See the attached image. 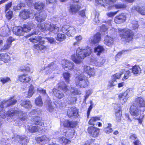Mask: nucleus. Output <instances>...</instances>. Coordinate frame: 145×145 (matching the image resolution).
<instances>
[{
  "label": "nucleus",
  "instance_id": "obj_35",
  "mask_svg": "<svg viewBox=\"0 0 145 145\" xmlns=\"http://www.w3.org/2000/svg\"><path fill=\"white\" fill-rule=\"evenodd\" d=\"M27 129L29 132L33 133L38 132L39 128L37 125L33 126L31 125L27 127Z\"/></svg>",
  "mask_w": 145,
  "mask_h": 145
},
{
  "label": "nucleus",
  "instance_id": "obj_50",
  "mask_svg": "<svg viewBox=\"0 0 145 145\" xmlns=\"http://www.w3.org/2000/svg\"><path fill=\"white\" fill-rule=\"evenodd\" d=\"M71 89L73 90V91L71 92V93L72 94L76 95H79L81 94L80 91L78 89L72 88H71Z\"/></svg>",
  "mask_w": 145,
  "mask_h": 145
},
{
  "label": "nucleus",
  "instance_id": "obj_16",
  "mask_svg": "<svg viewBox=\"0 0 145 145\" xmlns=\"http://www.w3.org/2000/svg\"><path fill=\"white\" fill-rule=\"evenodd\" d=\"M20 105L26 109H30L32 107L31 101L29 99H22L20 101Z\"/></svg>",
  "mask_w": 145,
  "mask_h": 145
},
{
  "label": "nucleus",
  "instance_id": "obj_2",
  "mask_svg": "<svg viewBox=\"0 0 145 145\" xmlns=\"http://www.w3.org/2000/svg\"><path fill=\"white\" fill-rule=\"evenodd\" d=\"M91 52L85 49L78 47L76 50V54H74L71 56L72 61L76 64L83 63V60L90 55Z\"/></svg>",
  "mask_w": 145,
  "mask_h": 145
},
{
  "label": "nucleus",
  "instance_id": "obj_4",
  "mask_svg": "<svg viewBox=\"0 0 145 145\" xmlns=\"http://www.w3.org/2000/svg\"><path fill=\"white\" fill-rule=\"evenodd\" d=\"M105 3H104L103 0H97V3L105 8L110 10L111 9L112 7H115L116 9L125 8L126 7V5L123 3L114 4L116 2V0H104Z\"/></svg>",
  "mask_w": 145,
  "mask_h": 145
},
{
  "label": "nucleus",
  "instance_id": "obj_39",
  "mask_svg": "<svg viewBox=\"0 0 145 145\" xmlns=\"http://www.w3.org/2000/svg\"><path fill=\"white\" fill-rule=\"evenodd\" d=\"M18 71L21 72H25L27 73L30 72H31L30 67L26 65H22L18 69Z\"/></svg>",
  "mask_w": 145,
  "mask_h": 145
},
{
  "label": "nucleus",
  "instance_id": "obj_31",
  "mask_svg": "<svg viewBox=\"0 0 145 145\" xmlns=\"http://www.w3.org/2000/svg\"><path fill=\"white\" fill-rule=\"evenodd\" d=\"M105 43L108 46H111L114 43V39L111 37L107 36L105 39Z\"/></svg>",
  "mask_w": 145,
  "mask_h": 145
},
{
  "label": "nucleus",
  "instance_id": "obj_58",
  "mask_svg": "<svg viewBox=\"0 0 145 145\" xmlns=\"http://www.w3.org/2000/svg\"><path fill=\"white\" fill-rule=\"evenodd\" d=\"M85 9H83L80 11H79V14L82 17H84L86 16L85 13Z\"/></svg>",
  "mask_w": 145,
  "mask_h": 145
},
{
  "label": "nucleus",
  "instance_id": "obj_23",
  "mask_svg": "<svg viewBox=\"0 0 145 145\" xmlns=\"http://www.w3.org/2000/svg\"><path fill=\"white\" fill-rule=\"evenodd\" d=\"M23 31L24 33L29 31L31 29L34 27V24L32 22H28L26 24H24L22 26H21Z\"/></svg>",
  "mask_w": 145,
  "mask_h": 145
},
{
  "label": "nucleus",
  "instance_id": "obj_48",
  "mask_svg": "<svg viewBox=\"0 0 145 145\" xmlns=\"http://www.w3.org/2000/svg\"><path fill=\"white\" fill-rule=\"evenodd\" d=\"M115 115L116 118L119 120H121V118L122 117V110L121 108L116 112Z\"/></svg>",
  "mask_w": 145,
  "mask_h": 145
},
{
  "label": "nucleus",
  "instance_id": "obj_13",
  "mask_svg": "<svg viewBox=\"0 0 145 145\" xmlns=\"http://www.w3.org/2000/svg\"><path fill=\"white\" fill-rule=\"evenodd\" d=\"M126 18V16L124 13H121L115 17L114 22L116 24H120L125 22Z\"/></svg>",
  "mask_w": 145,
  "mask_h": 145
},
{
  "label": "nucleus",
  "instance_id": "obj_63",
  "mask_svg": "<svg viewBox=\"0 0 145 145\" xmlns=\"http://www.w3.org/2000/svg\"><path fill=\"white\" fill-rule=\"evenodd\" d=\"M113 131L112 129V128H108L107 129H105V132L107 134H109Z\"/></svg>",
  "mask_w": 145,
  "mask_h": 145
},
{
  "label": "nucleus",
  "instance_id": "obj_38",
  "mask_svg": "<svg viewBox=\"0 0 145 145\" xmlns=\"http://www.w3.org/2000/svg\"><path fill=\"white\" fill-rule=\"evenodd\" d=\"M59 140L61 144L65 145L69 144L71 142L70 140L67 139L64 137H59Z\"/></svg>",
  "mask_w": 145,
  "mask_h": 145
},
{
  "label": "nucleus",
  "instance_id": "obj_15",
  "mask_svg": "<svg viewBox=\"0 0 145 145\" xmlns=\"http://www.w3.org/2000/svg\"><path fill=\"white\" fill-rule=\"evenodd\" d=\"M101 39V35L99 32H97L94 34L92 38H90L89 40L92 44H95L98 43Z\"/></svg>",
  "mask_w": 145,
  "mask_h": 145
},
{
  "label": "nucleus",
  "instance_id": "obj_3",
  "mask_svg": "<svg viewBox=\"0 0 145 145\" xmlns=\"http://www.w3.org/2000/svg\"><path fill=\"white\" fill-rule=\"evenodd\" d=\"M59 27L57 26L56 24L46 23H39L37 24L34 34H38L39 33L47 31L56 33L59 31Z\"/></svg>",
  "mask_w": 145,
  "mask_h": 145
},
{
  "label": "nucleus",
  "instance_id": "obj_51",
  "mask_svg": "<svg viewBox=\"0 0 145 145\" xmlns=\"http://www.w3.org/2000/svg\"><path fill=\"white\" fill-rule=\"evenodd\" d=\"M12 1H10L5 5V12H6L12 7Z\"/></svg>",
  "mask_w": 145,
  "mask_h": 145
},
{
  "label": "nucleus",
  "instance_id": "obj_62",
  "mask_svg": "<svg viewBox=\"0 0 145 145\" xmlns=\"http://www.w3.org/2000/svg\"><path fill=\"white\" fill-rule=\"evenodd\" d=\"M125 118L127 119V120L129 122H131L132 121V120L130 118L129 114L125 113Z\"/></svg>",
  "mask_w": 145,
  "mask_h": 145
},
{
  "label": "nucleus",
  "instance_id": "obj_34",
  "mask_svg": "<svg viewBox=\"0 0 145 145\" xmlns=\"http://www.w3.org/2000/svg\"><path fill=\"white\" fill-rule=\"evenodd\" d=\"M135 10L142 15H145V6H137L135 7Z\"/></svg>",
  "mask_w": 145,
  "mask_h": 145
},
{
  "label": "nucleus",
  "instance_id": "obj_30",
  "mask_svg": "<svg viewBox=\"0 0 145 145\" xmlns=\"http://www.w3.org/2000/svg\"><path fill=\"white\" fill-rule=\"evenodd\" d=\"M63 67L64 69L68 68L69 70H72L74 69V65L73 63L66 61L65 62V64Z\"/></svg>",
  "mask_w": 145,
  "mask_h": 145
},
{
  "label": "nucleus",
  "instance_id": "obj_5",
  "mask_svg": "<svg viewBox=\"0 0 145 145\" xmlns=\"http://www.w3.org/2000/svg\"><path fill=\"white\" fill-rule=\"evenodd\" d=\"M119 36L123 41L129 43L133 39L134 35L130 29L123 28L118 30Z\"/></svg>",
  "mask_w": 145,
  "mask_h": 145
},
{
  "label": "nucleus",
  "instance_id": "obj_20",
  "mask_svg": "<svg viewBox=\"0 0 145 145\" xmlns=\"http://www.w3.org/2000/svg\"><path fill=\"white\" fill-rule=\"evenodd\" d=\"M35 18L37 21L41 22L45 20L47 16L46 14L41 12H36L35 14Z\"/></svg>",
  "mask_w": 145,
  "mask_h": 145
},
{
  "label": "nucleus",
  "instance_id": "obj_53",
  "mask_svg": "<svg viewBox=\"0 0 145 145\" xmlns=\"http://www.w3.org/2000/svg\"><path fill=\"white\" fill-rule=\"evenodd\" d=\"M45 140V136L44 135L42 136L41 137H37L36 138L37 141L40 142Z\"/></svg>",
  "mask_w": 145,
  "mask_h": 145
},
{
  "label": "nucleus",
  "instance_id": "obj_61",
  "mask_svg": "<svg viewBox=\"0 0 145 145\" xmlns=\"http://www.w3.org/2000/svg\"><path fill=\"white\" fill-rule=\"evenodd\" d=\"M30 113L32 115L37 114H39L38 111L37 109H35L32 110L30 112Z\"/></svg>",
  "mask_w": 145,
  "mask_h": 145
},
{
  "label": "nucleus",
  "instance_id": "obj_7",
  "mask_svg": "<svg viewBox=\"0 0 145 145\" xmlns=\"http://www.w3.org/2000/svg\"><path fill=\"white\" fill-rule=\"evenodd\" d=\"M100 129L93 126H89L87 129V132L89 136L93 138H96L100 135Z\"/></svg>",
  "mask_w": 145,
  "mask_h": 145
},
{
  "label": "nucleus",
  "instance_id": "obj_12",
  "mask_svg": "<svg viewBox=\"0 0 145 145\" xmlns=\"http://www.w3.org/2000/svg\"><path fill=\"white\" fill-rule=\"evenodd\" d=\"M79 110L76 107H71L68 109L67 111V115L69 118L74 117L75 118H78Z\"/></svg>",
  "mask_w": 145,
  "mask_h": 145
},
{
  "label": "nucleus",
  "instance_id": "obj_11",
  "mask_svg": "<svg viewBox=\"0 0 145 145\" xmlns=\"http://www.w3.org/2000/svg\"><path fill=\"white\" fill-rule=\"evenodd\" d=\"M74 27L69 25H65L63 26L60 29V31L67 35L68 36H71L72 34L76 31Z\"/></svg>",
  "mask_w": 145,
  "mask_h": 145
},
{
  "label": "nucleus",
  "instance_id": "obj_19",
  "mask_svg": "<svg viewBox=\"0 0 145 145\" xmlns=\"http://www.w3.org/2000/svg\"><path fill=\"white\" fill-rule=\"evenodd\" d=\"M23 112L21 110H15L14 108H11L8 110L7 112L6 115L8 117L11 118L17 114H18L20 113H22Z\"/></svg>",
  "mask_w": 145,
  "mask_h": 145
},
{
  "label": "nucleus",
  "instance_id": "obj_24",
  "mask_svg": "<svg viewBox=\"0 0 145 145\" xmlns=\"http://www.w3.org/2000/svg\"><path fill=\"white\" fill-rule=\"evenodd\" d=\"M33 7L35 9L38 11H41L43 10L45 8L44 3L40 1L35 2L33 4Z\"/></svg>",
  "mask_w": 145,
  "mask_h": 145
},
{
  "label": "nucleus",
  "instance_id": "obj_40",
  "mask_svg": "<svg viewBox=\"0 0 145 145\" xmlns=\"http://www.w3.org/2000/svg\"><path fill=\"white\" fill-rule=\"evenodd\" d=\"M42 37L41 36H35L34 37H32L29 39L30 42L33 43H37L41 41Z\"/></svg>",
  "mask_w": 145,
  "mask_h": 145
},
{
  "label": "nucleus",
  "instance_id": "obj_36",
  "mask_svg": "<svg viewBox=\"0 0 145 145\" xmlns=\"http://www.w3.org/2000/svg\"><path fill=\"white\" fill-rule=\"evenodd\" d=\"M31 121L33 125H39L40 123V117L38 116L32 117L31 119Z\"/></svg>",
  "mask_w": 145,
  "mask_h": 145
},
{
  "label": "nucleus",
  "instance_id": "obj_47",
  "mask_svg": "<svg viewBox=\"0 0 145 145\" xmlns=\"http://www.w3.org/2000/svg\"><path fill=\"white\" fill-rule=\"evenodd\" d=\"M63 76L65 81L67 83H69L70 82L69 78L70 77V73L67 72H65L63 73Z\"/></svg>",
  "mask_w": 145,
  "mask_h": 145
},
{
  "label": "nucleus",
  "instance_id": "obj_37",
  "mask_svg": "<svg viewBox=\"0 0 145 145\" xmlns=\"http://www.w3.org/2000/svg\"><path fill=\"white\" fill-rule=\"evenodd\" d=\"M14 97V96L10 97L9 99L7 100V101H8L9 102V103L6 106V107L14 105L17 102V101L16 99H13Z\"/></svg>",
  "mask_w": 145,
  "mask_h": 145
},
{
  "label": "nucleus",
  "instance_id": "obj_32",
  "mask_svg": "<svg viewBox=\"0 0 145 145\" xmlns=\"http://www.w3.org/2000/svg\"><path fill=\"white\" fill-rule=\"evenodd\" d=\"M53 93L55 97L58 99H60L64 97V94L57 89H55Z\"/></svg>",
  "mask_w": 145,
  "mask_h": 145
},
{
  "label": "nucleus",
  "instance_id": "obj_25",
  "mask_svg": "<svg viewBox=\"0 0 145 145\" xmlns=\"http://www.w3.org/2000/svg\"><path fill=\"white\" fill-rule=\"evenodd\" d=\"M132 72L134 75L139 74L141 73L142 70L139 65H135L131 69Z\"/></svg>",
  "mask_w": 145,
  "mask_h": 145
},
{
  "label": "nucleus",
  "instance_id": "obj_26",
  "mask_svg": "<svg viewBox=\"0 0 145 145\" xmlns=\"http://www.w3.org/2000/svg\"><path fill=\"white\" fill-rule=\"evenodd\" d=\"M15 40L14 39H13L11 37H9L6 41V43L3 47V50L8 49L10 47L12 44V42Z\"/></svg>",
  "mask_w": 145,
  "mask_h": 145
},
{
  "label": "nucleus",
  "instance_id": "obj_21",
  "mask_svg": "<svg viewBox=\"0 0 145 145\" xmlns=\"http://www.w3.org/2000/svg\"><path fill=\"white\" fill-rule=\"evenodd\" d=\"M84 72L86 73L89 76H94L95 75V71L94 69L92 68L89 66L84 65L83 67Z\"/></svg>",
  "mask_w": 145,
  "mask_h": 145
},
{
  "label": "nucleus",
  "instance_id": "obj_56",
  "mask_svg": "<svg viewBox=\"0 0 145 145\" xmlns=\"http://www.w3.org/2000/svg\"><path fill=\"white\" fill-rule=\"evenodd\" d=\"M33 87L32 85L30 86L28 90V94H30L31 96L33 94Z\"/></svg>",
  "mask_w": 145,
  "mask_h": 145
},
{
  "label": "nucleus",
  "instance_id": "obj_14",
  "mask_svg": "<svg viewBox=\"0 0 145 145\" xmlns=\"http://www.w3.org/2000/svg\"><path fill=\"white\" fill-rule=\"evenodd\" d=\"M45 43V41L41 40L39 42L38 44H35L33 47L35 49L38 50H40L45 52L47 50L48 46L47 45L45 46L43 44Z\"/></svg>",
  "mask_w": 145,
  "mask_h": 145
},
{
  "label": "nucleus",
  "instance_id": "obj_9",
  "mask_svg": "<svg viewBox=\"0 0 145 145\" xmlns=\"http://www.w3.org/2000/svg\"><path fill=\"white\" fill-rule=\"evenodd\" d=\"M32 77L27 73L21 74L18 75L17 80L23 84L30 83L32 80Z\"/></svg>",
  "mask_w": 145,
  "mask_h": 145
},
{
  "label": "nucleus",
  "instance_id": "obj_44",
  "mask_svg": "<svg viewBox=\"0 0 145 145\" xmlns=\"http://www.w3.org/2000/svg\"><path fill=\"white\" fill-rule=\"evenodd\" d=\"M13 11L11 10H9L7 12L5 15L6 18L8 20H10L13 18Z\"/></svg>",
  "mask_w": 145,
  "mask_h": 145
},
{
  "label": "nucleus",
  "instance_id": "obj_54",
  "mask_svg": "<svg viewBox=\"0 0 145 145\" xmlns=\"http://www.w3.org/2000/svg\"><path fill=\"white\" fill-rule=\"evenodd\" d=\"M137 137L135 133H132L129 137V138L132 140H135L137 139Z\"/></svg>",
  "mask_w": 145,
  "mask_h": 145
},
{
  "label": "nucleus",
  "instance_id": "obj_28",
  "mask_svg": "<svg viewBox=\"0 0 145 145\" xmlns=\"http://www.w3.org/2000/svg\"><path fill=\"white\" fill-rule=\"evenodd\" d=\"M105 50V49L103 46L98 45L95 47L94 49V52L97 53V56H99Z\"/></svg>",
  "mask_w": 145,
  "mask_h": 145
},
{
  "label": "nucleus",
  "instance_id": "obj_1",
  "mask_svg": "<svg viewBox=\"0 0 145 145\" xmlns=\"http://www.w3.org/2000/svg\"><path fill=\"white\" fill-rule=\"evenodd\" d=\"M135 103L132 104L129 108V113L133 116H138L141 112L145 111V100L142 97H138L135 99Z\"/></svg>",
  "mask_w": 145,
  "mask_h": 145
},
{
  "label": "nucleus",
  "instance_id": "obj_18",
  "mask_svg": "<svg viewBox=\"0 0 145 145\" xmlns=\"http://www.w3.org/2000/svg\"><path fill=\"white\" fill-rule=\"evenodd\" d=\"M30 12L29 10L24 9L20 12L19 16L22 20H25L30 17Z\"/></svg>",
  "mask_w": 145,
  "mask_h": 145
},
{
  "label": "nucleus",
  "instance_id": "obj_8",
  "mask_svg": "<svg viewBox=\"0 0 145 145\" xmlns=\"http://www.w3.org/2000/svg\"><path fill=\"white\" fill-rule=\"evenodd\" d=\"M133 91L131 88H129L123 93H121L118 96V99L123 103L126 102L129 97V96L133 95Z\"/></svg>",
  "mask_w": 145,
  "mask_h": 145
},
{
  "label": "nucleus",
  "instance_id": "obj_27",
  "mask_svg": "<svg viewBox=\"0 0 145 145\" xmlns=\"http://www.w3.org/2000/svg\"><path fill=\"white\" fill-rule=\"evenodd\" d=\"M0 60L4 63H6L10 60V57L7 53L0 54Z\"/></svg>",
  "mask_w": 145,
  "mask_h": 145
},
{
  "label": "nucleus",
  "instance_id": "obj_10",
  "mask_svg": "<svg viewBox=\"0 0 145 145\" xmlns=\"http://www.w3.org/2000/svg\"><path fill=\"white\" fill-rule=\"evenodd\" d=\"M78 123L77 121H70L68 119H65L61 122V125H63L64 128H74L77 126Z\"/></svg>",
  "mask_w": 145,
  "mask_h": 145
},
{
  "label": "nucleus",
  "instance_id": "obj_6",
  "mask_svg": "<svg viewBox=\"0 0 145 145\" xmlns=\"http://www.w3.org/2000/svg\"><path fill=\"white\" fill-rule=\"evenodd\" d=\"M75 80L78 82V85L84 88L87 87L90 84L88 78L85 76L79 75L76 77Z\"/></svg>",
  "mask_w": 145,
  "mask_h": 145
},
{
  "label": "nucleus",
  "instance_id": "obj_55",
  "mask_svg": "<svg viewBox=\"0 0 145 145\" xmlns=\"http://www.w3.org/2000/svg\"><path fill=\"white\" fill-rule=\"evenodd\" d=\"M118 11L115 12H110L107 14V15L109 17L114 16L118 12Z\"/></svg>",
  "mask_w": 145,
  "mask_h": 145
},
{
  "label": "nucleus",
  "instance_id": "obj_42",
  "mask_svg": "<svg viewBox=\"0 0 145 145\" xmlns=\"http://www.w3.org/2000/svg\"><path fill=\"white\" fill-rule=\"evenodd\" d=\"M19 142L22 145H26L27 144V140L25 137L19 136Z\"/></svg>",
  "mask_w": 145,
  "mask_h": 145
},
{
  "label": "nucleus",
  "instance_id": "obj_43",
  "mask_svg": "<svg viewBox=\"0 0 145 145\" xmlns=\"http://www.w3.org/2000/svg\"><path fill=\"white\" fill-rule=\"evenodd\" d=\"M131 73L129 70L126 71L124 73V76L122 78V80L123 81H125L128 79L130 76H131L132 75Z\"/></svg>",
  "mask_w": 145,
  "mask_h": 145
},
{
  "label": "nucleus",
  "instance_id": "obj_49",
  "mask_svg": "<svg viewBox=\"0 0 145 145\" xmlns=\"http://www.w3.org/2000/svg\"><path fill=\"white\" fill-rule=\"evenodd\" d=\"M11 80L9 77H2L0 78V81L3 84L6 83L10 82Z\"/></svg>",
  "mask_w": 145,
  "mask_h": 145
},
{
  "label": "nucleus",
  "instance_id": "obj_45",
  "mask_svg": "<svg viewBox=\"0 0 145 145\" xmlns=\"http://www.w3.org/2000/svg\"><path fill=\"white\" fill-rule=\"evenodd\" d=\"M35 103L36 105L38 106H42L43 103L40 96H39L37 97L36 98L35 101Z\"/></svg>",
  "mask_w": 145,
  "mask_h": 145
},
{
  "label": "nucleus",
  "instance_id": "obj_59",
  "mask_svg": "<svg viewBox=\"0 0 145 145\" xmlns=\"http://www.w3.org/2000/svg\"><path fill=\"white\" fill-rule=\"evenodd\" d=\"M144 116V115H143L142 116L141 118H140V116L139 118H137L136 119L138 121L139 123L140 124H141L142 123Z\"/></svg>",
  "mask_w": 145,
  "mask_h": 145
},
{
  "label": "nucleus",
  "instance_id": "obj_60",
  "mask_svg": "<svg viewBox=\"0 0 145 145\" xmlns=\"http://www.w3.org/2000/svg\"><path fill=\"white\" fill-rule=\"evenodd\" d=\"M21 8V6L19 4L16 6H14L13 7V10L14 11H16L17 10H20Z\"/></svg>",
  "mask_w": 145,
  "mask_h": 145
},
{
  "label": "nucleus",
  "instance_id": "obj_41",
  "mask_svg": "<svg viewBox=\"0 0 145 145\" xmlns=\"http://www.w3.org/2000/svg\"><path fill=\"white\" fill-rule=\"evenodd\" d=\"M66 38V37L64 34L59 33L57 35L56 40L59 42H61L64 40Z\"/></svg>",
  "mask_w": 145,
  "mask_h": 145
},
{
  "label": "nucleus",
  "instance_id": "obj_29",
  "mask_svg": "<svg viewBox=\"0 0 145 145\" xmlns=\"http://www.w3.org/2000/svg\"><path fill=\"white\" fill-rule=\"evenodd\" d=\"M21 26L17 27L14 28L13 31L14 33L16 35L22 36L24 33Z\"/></svg>",
  "mask_w": 145,
  "mask_h": 145
},
{
  "label": "nucleus",
  "instance_id": "obj_22",
  "mask_svg": "<svg viewBox=\"0 0 145 145\" xmlns=\"http://www.w3.org/2000/svg\"><path fill=\"white\" fill-rule=\"evenodd\" d=\"M57 86L58 90H61L65 93L69 90L68 86L63 81L58 82L57 84Z\"/></svg>",
  "mask_w": 145,
  "mask_h": 145
},
{
  "label": "nucleus",
  "instance_id": "obj_46",
  "mask_svg": "<svg viewBox=\"0 0 145 145\" xmlns=\"http://www.w3.org/2000/svg\"><path fill=\"white\" fill-rule=\"evenodd\" d=\"M122 74V72L121 73H116L114 74L112 76V80L114 81H116L117 79H120Z\"/></svg>",
  "mask_w": 145,
  "mask_h": 145
},
{
  "label": "nucleus",
  "instance_id": "obj_52",
  "mask_svg": "<svg viewBox=\"0 0 145 145\" xmlns=\"http://www.w3.org/2000/svg\"><path fill=\"white\" fill-rule=\"evenodd\" d=\"M114 82L115 81L112 80L109 81H108V84L107 86L108 87L110 88L115 86L116 84L114 83Z\"/></svg>",
  "mask_w": 145,
  "mask_h": 145
},
{
  "label": "nucleus",
  "instance_id": "obj_17",
  "mask_svg": "<svg viewBox=\"0 0 145 145\" xmlns=\"http://www.w3.org/2000/svg\"><path fill=\"white\" fill-rule=\"evenodd\" d=\"M81 8L82 7L79 5L71 4L69 7V11L72 14H75L78 12Z\"/></svg>",
  "mask_w": 145,
  "mask_h": 145
},
{
  "label": "nucleus",
  "instance_id": "obj_64",
  "mask_svg": "<svg viewBox=\"0 0 145 145\" xmlns=\"http://www.w3.org/2000/svg\"><path fill=\"white\" fill-rule=\"evenodd\" d=\"M95 140L94 139H91L90 140V141L88 142L87 143H85L84 145H90Z\"/></svg>",
  "mask_w": 145,
  "mask_h": 145
},
{
  "label": "nucleus",
  "instance_id": "obj_57",
  "mask_svg": "<svg viewBox=\"0 0 145 145\" xmlns=\"http://www.w3.org/2000/svg\"><path fill=\"white\" fill-rule=\"evenodd\" d=\"M134 145H142L141 142L138 139L135 140L132 143Z\"/></svg>",
  "mask_w": 145,
  "mask_h": 145
},
{
  "label": "nucleus",
  "instance_id": "obj_33",
  "mask_svg": "<svg viewBox=\"0 0 145 145\" xmlns=\"http://www.w3.org/2000/svg\"><path fill=\"white\" fill-rule=\"evenodd\" d=\"M100 117L98 116H95L91 118L88 122V124L92 126H94V123L97 121L100 120Z\"/></svg>",
  "mask_w": 145,
  "mask_h": 145
}]
</instances>
